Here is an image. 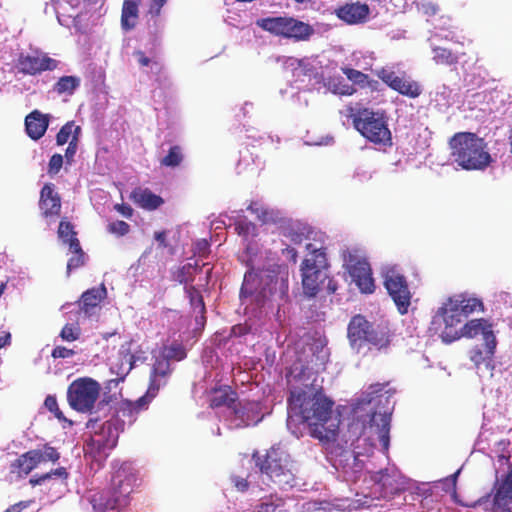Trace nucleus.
<instances>
[{"mask_svg":"<svg viewBox=\"0 0 512 512\" xmlns=\"http://www.w3.org/2000/svg\"><path fill=\"white\" fill-rule=\"evenodd\" d=\"M448 144L453 162L463 170L483 171L493 162L487 143L475 133H455Z\"/></svg>","mask_w":512,"mask_h":512,"instance_id":"2","label":"nucleus"},{"mask_svg":"<svg viewBox=\"0 0 512 512\" xmlns=\"http://www.w3.org/2000/svg\"><path fill=\"white\" fill-rule=\"evenodd\" d=\"M390 422L391 415L388 413L379 415L377 413H373L370 419V425L376 426L377 428L378 438L385 452H387L389 449Z\"/></svg>","mask_w":512,"mask_h":512,"instance_id":"29","label":"nucleus"},{"mask_svg":"<svg viewBox=\"0 0 512 512\" xmlns=\"http://www.w3.org/2000/svg\"><path fill=\"white\" fill-rule=\"evenodd\" d=\"M234 229L239 236L244 238L256 234V225L246 219L237 220L234 223Z\"/></svg>","mask_w":512,"mask_h":512,"instance_id":"45","label":"nucleus"},{"mask_svg":"<svg viewBox=\"0 0 512 512\" xmlns=\"http://www.w3.org/2000/svg\"><path fill=\"white\" fill-rule=\"evenodd\" d=\"M140 0H124L121 12V27L130 31L136 27L139 16Z\"/></svg>","mask_w":512,"mask_h":512,"instance_id":"32","label":"nucleus"},{"mask_svg":"<svg viewBox=\"0 0 512 512\" xmlns=\"http://www.w3.org/2000/svg\"><path fill=\"white\" fill-rule=\"evenodd\" d=\"M147 359V357L145 356V353L144 352H141V353H134V354H129V370H131L133 368V366L135 365L136 362H145Z\"/></svg>","mask_w":512,"mask_h":512,"instance_id":"58","label":"nucleus"},{"mask_svg":"<svg viewBox=\"0 0 512 512\" xmlns=\"http://www.w3.org/2000/svg\"><path fill=\"white\" fill-rule=\"evenodd\" d=\"M167 0H152L149 6V14L153 17L160 15L161 8L165 5Z\"/></svg>","mask_w":512,"mask_h":512,"instance_id":"55","label":"nucleus"},{"mask_svg":"<svg viewBox=\"0 0 512 512\" xmlns=\"http://www.w3.org/2000/svg\"><path fill=\"white\" fill-rule=\"evenodd\" d=\"M150 69H151L152 73L158 75V74L162 73V71H163V64L160 61H158L157 59H154L152 64H150Z\"/></svg>","mask_w":512,"mask_h":512,"instance_id":"63","label":"nucleus"},{"mask_svg":"<svg viewBox=\"0 0 512 512\" xmlns=\"http://www.w3.org/2000/svg\"><path fill=\"white\" fill-rule=\"evenodd\" d=\"M336 16L349 25L365 23L370 14L366 3L352 2L339 6L335 10Z\"/></svg>","mask_w":512,"mask_h":512,"instance_id":"21","label":"nucleus"},{"mask_svg":"<svg viewBox=\"0 0 512 512\" xmlns=\"http://www.w3.org/2000/svg\"><path fill=\"white\" fill-rule=\"evenodd\" d=\"M58 237L70 247L71 240L77 238V233L74 230L73 224L66 219H62L58 227Z\"/></svg>","mask_w":512,"mask_h":512,"instance_id":"42","label":"nucleus"},{"mask_svg":"<svg viewBox=\"0 0 512 512\" xmlns=\"http://www.w3.org/2000/svg\"><path fill=\"white\" fill-rule=\"evenodd\" d=\"M377 76L392 90L399 94L409 97L417 98L421 95L422 89L417 81L410 79V77L398 76L390 69L382 68L378 71Z\"/></svg>","mask_w":512,"mask_h":512,"instance_id":"17","label":"nucleus"},{"mask_svg":"<svg viewBox=\"0 0 512 512\" xmlns=\"http://www.w3.org/2000/svg\"><path fill=\"white\" fill-rule=\"evenodd\" d=\"M62 340L67 342H73L80 338L81 336V328L78 324L67 323L62 328L60 335Z\"/></svg>","mask_w":512,"mask_h":512,"instance_id":"44","label":"nucleus"},{"mask_svg":"<svg viewBox=\"0 0 512 512\" xmlns=\"http://www.w3.org/2000/svg\"><path fill=\"white\" fill-rule=\"evenodd\" d=\"M346 116L352 119L355 130L367 141L375 145H392V134L384 112L348 105Z\"/></svg>","mask_w":512,"mask_h":512,"instance_id":"4","label":"nucleus"},{"mask_svg":"<svg viewBox=\"0 0 512 512\" xmlns=\"http://www.w3.org/2000/svg\"><path fill=\"white\" fill-rule=\"evenodd\" d=\"M450 306L458 310V313L466 318L474 312L484 311V304L481 299L468 297L465 294L455 295L447 299Z\"/></svg>","mask_w":512,"mask_h":512,"instance_id":"23","label":"nucleus"},{"mask_svg":"<svg viewBox=\"0 0 512 512\" xmlns=\"http://www.w3.org/2000/svg\"><path fill=\"white\" fill-rule=\"evenodd\" d=\"M136 480L134 468L129 463H122L112 475L110 493L118 499V503L123 507L129 503Z\"/></svg>","mask_w":512,"mask_h":512,"instance_id":"14","label":"nucleus"},{"mask_svg":"<svg viewBox=\"0 0 512 512\" xmlns=\"http://www.w3.org/2000/svg\"><path fill=\"white\" fill-rule=\"evenodd\" d=\"M236 400H238L237 392L230 386L224 385L211 390L209 406L214 409L226 407L230 410L231 407L234 406Z\"/></svg>","mask_w":512,"mask_h":512,"instance_id":"26","label":"nucleus"},{"mask_svg":"<svg viewBox=\"0 0 512 512\" xmlns=\"http://www.w3.org/2000/svg\"><path fill=\"white\" fill-rule=\"evenodd\" d=\"M29 453L37 467L46 462L56 463L60 459L58 450L48 443L44 444L41 448L29 450Z\"/></svg>","mask_w":512,"mask_h":512,"instance_id":"34","label":"nucleus"},{"mask_svg":"<svg viewBox=\"0 0 512 512\" xmlns=\"http://www.w3.org/2000/svg\"><path fill=\"white\" fill-rule=\"evenodd\" d=\"M384 286L394 301L398 312L402 315L408 312L411 304V293L405 276L397 267H387L383 273Z\"/></svg>","mask_w":512,"mask_h":512,"instance_id":"12","label":"nucleus"},{"mask_svg":"<svg viewBox=\"0 0 512 512\" xmlns=\"http://www.w3.org/2000/svg\"><path fill=\"white\" fill-rule=\"evenodd\" d=\"M257 26L276 36L305 41L313 34V28L303 21L287 16L266 17L257 20Z\"/></svg>","mask_w":512,"mask_h":512,"instance_id":"6","label":"nucleus"},{"mask_svg":"<svg viewBox=\"0 0 512 512\" xmlns=\"http://www.w3.org/2000/svg\"><path fill=\"white\" fill-rule=\"evenodd\" d=\"M78 141L76 136H73L68 143V147L65 150V158L68 164H71L74 160V156L77 152Z\"/></svg>","mask_w":512,"mask_h":512,"instance_id":"53","label":"nucleus"},{"mask_svg":"<svg viewBox=\"0 0 512 512\" xmlns=\"http://www.w3.org/2000/svg\"><path fill=\"white\" fill-rule=\"evenodd\" d=\"M35 468H37V466L34 463L31 454L29 451H27L21 454L10 464L9 472L17 479H23L27 477Z\"/></svg>","mask_w":512,"mask_h":512,"instance_id":"33","label":"nucleus"},{"mask_svg":"<svg viewBox=\"0 0 512 512\" xmlns=\"http://www.w3.org/2000/svg\"><path fill=\"white\" fill-rule=\"evenodd\" d=\"M372 479L381 485L386 497L397 495L407 487V479L397 469H383L376 472Z\"/></svg>","mask_w":512,"mask_h":512,"instance_id":"19","label":"nucleus"},{"mask_svg":"<svg viewBox=\"0 0 512 512\" xmlns=\"http://www.w3.org/2000/svg\"><path fill=\"white\" fill-rule=\"evenodd\" d=\"M247 210L256 215V218L263 224L276 222L277 213L273 209L265 207L259 201H251L247 206Z\"/></svg>","mask_w":512,"mask_h":512,"instance_id":"36","label":"nucleus"},{"mask_svg":"<svg viewBox=\"0 0 512 512\" xmlns=\"http://www.w3.org/2000/svg\"><path fill=\"white\" fill-rule=\"evenodd\" d=\"M185 292L189 298L192 310L196 314V323L203 327L206 322V307L201 292L195 286L192 285L186 286Z\"/></svg>","mask_w":512,"mask_h":512,"instance_id":"31","label":"nucleus"},{"mask_svg":"<svg viewBox=\"0 0 512 512\" xmlns=\"http://www.w3.org/2000/svg\"><path fill=\"white\" fill-rule=\"evenodd\" d=\"M344 267L362 293L371 294L375 290L370 264L359 249H346L342 253Z\"/></svg>","mask_w":512,"mask_h":512,"instance_id":"8","label":"nucleus"},{"mask_svg":"<svg viewBox=\"0 0 512 512\" xmlns=\"http://www.w3.org/2000/svg\"><path fill=\"white\" fill-rule=\"evenodd\" d=\"M308 254L301 264L303 292L309 297L316 296L324 287L329 294L337 291V283L329 277V263L326 250L323 246L317 247L313 243L306 245Z\"/></svg>","mask_w":512,"mask_h":512,"instance_id":"3","label":"nucleus"},{"mask_svg":"<svg viewBox=\"0 0 512 512\" xmlns=\"http://www.w3.org/2000/svg\"><path fill=\"white\" fill-rule=\"evenodd\" d=\"M463 317L454 307L450 306L448 301L438 309L432 320V328L444 343L450 344L461 338Z\"/></svg>","mask_w":512,"mask_h":512,"instance_id":"11","label":"nucleus"},{"mask_svg":"<svg viewBox=\"0 0 512 512\" xmlns=\"http://www.w3.org/2000/svg\"><path fill=\"white\" fill-rule=\"evenodd\" d=\"M260 274L253 270L245 273L244 280L240 289V298H247L254 296L257 302H260L262 298L266 297V289L262 288L259 290Z\"/></svg>","mask_w":512,"mask_h":512,"instance_id":"27","label":"nucleus"},{"mask_svg":"<svg viewBox=\"0 0 512 512\" xmlns=\"http://www.w3.org/2000/svg\"><path fill=\"white\" fill-rule=\"evenodd\" d=\"M459 474H460V469L457 470L455 473L451 474L450 476L446 477L445 479L441 480V482L444 485L451 487V490H452L451 497H452L453 501L457 504H462L458 498V493H457V488H456L457 479H458Z\"/></svg>","mask_w":512,"mask_h":512,"instance_id":"49","label":"nucleus"},{"mask_svg":"<svg viewBox=\"0 0 512 512\" xmlns=\"http://www.w3.org/2000/svg\"><path fill=\"white\" fill-rule=\"evenodd\" d=\"M119 432L117 427L111 421L102 424L99 431L86 441L84 445L85 456L91 457L94 461H104L110 451L117 445Z\"/></svg>","mask_w":512,"mask_h":512,"instance_id":"10","label":"nucleus"},{"mask_svg":"<svg viewBox=\"0 0 512 512\" xmlns=\"http://www.w3.org/2000/svg\"><path fill=\"white\" fill-rule=\"evenodd\" d=\"M70 251L74 254L67 263V273L72 269H77L85 264V253L83 252L78 238L71 240Z\"/></svg>","mask_w":512,"mask_h":512,"instance_id":"37","label":"nucleus"},{"mask_svg":"<svg viewBox=\"0 0 512 512\" xmlns=\"http://www.w3.org/2000/svg\"><path fill=\"white\" fill-rule=\"evenodd\" d=\"M150 401H151V399H149V396L147 395V393L144 396L140 397L135 402L128 401V400L122 401L121 404L119 405L118 412L123 417H128V418H130V420H132L141 410L146 408L147 404Z\"/></svg>","mask_w":512,"mask_h":512,"instance_id":"35","label":"nucleus"},{"mask_svg":"<svg viewBox=\"0 0 512 512\" xmlns=\"http://www.w3.org/2000/svg\"><path fill=\"white\" fill-rule=\"evenodd\" d=\"M480 335L486 346V354L488 356L493 355L497 341L492 329V324L488 320L484 318L472 319L462 326L461 337L475 338Z\"/></svg>","mask_w":512,"mask_h":512,"instance_id":"18","label":"nucleus"},{"mask_svg":"<svg viewBox=\"0 0 512 512\" xmlns=\"http://www.w3.org/2000/svg\"><path fill=\"white\" fill-rule=\"evenodd\" d=\"M172 373V367L167 358L158 357L155 359L149 376L147 395L153 399L161 387L165 386Z\"/></svg>","mask_w":512,"mask_h":512,"instance_id":"20","label":"nucleus"},{"mask_svg":"<svg viewBox=\"0 0 512 512\" xmlns=\"http://www.w3.org/2000/svg\"><path fill=\"white\" fill-rule=\"evenodd\" d=\"M106 296L107 290L103 284L99 287H93L86 290L81 296V310L86 315H92L95 308L99 306V304L106 298Z\"/></svg>","mask_w":512,"mask_h":512,"instance_id":"28","label":"nucleus"},{"mask_svg":"<svg viewBox=\"0 0 512 512\" xmlns=\"http://www.w3.org/2000/svg\"><path fill=\"white\" fill-rule=\"evenodd\" d=\"M130 199L138 207L149 211L158 209L164 203L161 196L153 193L148 188L142 187L135 188L130 194Z\"/></svg>","mask_w":512,"mask_h":512,"instance_id":"25","label":"nucleus"},{"mask_svg":"<svg viewBox=\"0 0 512 512\" xmlns=\"http://www.w3.org/2000/svg\"><path fill=\"white\" fill-rule=\"evenodd\" d=\"M184 159L182 147L179 145L171 146L165 157L160 160V164L165 167H177Z\"/></svg>","mask_w":512,"mask_h":512,"instance_id":"40","label":"nucleus"},{"mask_svg":"<svg viewBox=\"0 0 512 512\" xmlns=\"http://www.w3.org/2000/svg\"><path fill=\"white\" fill-rule=\"evenodd\" d=\"M298 378L301 383L290 388L287 399L288 413L291 417L296 416L310 427H314L313 433L322 439L319 427H323L330 419L334 403L323 394L321 387L310 382L309 377L305 378L303 372Z\"/></svg>","mask_w":512,"mask_h":512,"instance_id":"1","label":"nucleus"},{"mask_svg":"<svg viewBox=\"0 0 512 512\" xmlns=\"http://www.w3.org/2000/svg\"><path fill=\"white\" fill-rule=\"evenodd\" d=\"M90 503L95 512H106L108 510L121 509L123 506L118 499L108 491L95 492L90 497Z\"/></svg>","mask_w":512,"mask_h":512,"instance_id":"30","label":"nucleus"},{"mask_svg":"<svg viewBox=\"0 0 512 512\" xmlns=\"http://www.w3.org/2000/svg\"><path fill=\"white\" fill-rule=\"evenodd\" d=\"M493 355L488 356L486 351L483 352L478 346L474 347L470 351V360L479 367L480 364L486 361V359H491Z\"/></svg>","mask_w":512,"mask_h":512,"instance_id":"51","label":"nucleus"},{"mask_svg":"<svg viewBox=\"0 0 512 512\" xmlns=\"http://www.w3.org/2000/svg\"><path fill=\"white\" fill-rule=\"evenodd\" d=\"M32 500L20 501L10 505L4 512H22L24 509L30 507Z\"/></svg>","mask_w":512,"mask_h":512,"instance_id":"56","label":"nucleus"},{"mask_svg":"<svg viewBox=\"0 0 512 512\" xmlns=\"http://www.w3.org/2000/svg\"><path fill=\"white\" fill-rule=\"evenodd\" d=\"M46 474H49V479L53 477L67 479L69 475L65 467H58L56 469L51 470L50 472H47Z\"/></svg>","mask_w":512,"mask_h":512,"instance_id":"59","label":"nucleus"},{"mask_svg":"<svg viewBox=\"0 0 512 512\" xmlns=\"http://www.w3.org/2000/svg\"><path fill=\"white\" fill-rule=\"evenodd\" d=\"M186 356V350L180 343H173L170 346L165 347L162 355V357L167 358L169 362L170 360L181 361L185 359Z\"/></svg>","mask_w":512,"mask_h":512,"instance_id":"43","label":"nucleus"},{"mask_svg":"<svg viewBox=\"0 0 512 512\" xmlns=\"http://www.w3.org/2000/svg\"><path fill=\"white\" fill-rule=\"evenodd\" d=\"M114 208L126 218H130L133 215V209L127 204H116Z\"/></svg>","mask_w":512,"mask_h":512,"instance_id":"60","label":"nucleus"},{"mask_svg":"<svg viewBox=\"0 0 512 512\" xmlns=\"http://www.w3.org/2000/svg\"><path fill=\"white\" fill-rule=\"evenodd\" d=\"M81 133L80 126L75 125L74 121H69L64 124L56 135V143L58 146H62L71 140L73 136L79 139Z\"/></svg>","mask_w":512,"mask_h":512,"instance_id":"38","label":"nucleus"},{"mask_svg":"<svg viewBox=\"0 0 512 512\" xmlns=\"http://www.w3.org/2000/svg\"><path fill=\"white\" fill-rule=\"evenodd\" d=\"M80 86V78L77 76H63L54 84L53 90L61 95L64 93L73 94Z\"/></svg>","mask_w":512,"mask_h":512,"instance_id":"39","label":"nucleus"},{"mask_svg":"<svg viewBox=\"0 0 512 512\" xmlns=\"http://www.w3.org/2000/svg\"><path fill=\"white\" fill-rule=\"evenodd\" d=\"M63 156L61 154H53L48 163V174L56 175L62 168Z\"/></svg>","mask_w":512,"mask_h":512,"instance_id":"50","label":"nucleus"},{"mask_svg":"<svg viewBox=\"0 0 512 512\" xmlns=\"http://www.w3.org/2000/svg\"><path fill=\"white\" fill-rule=\"evenodd\" d=\"M433 59L438 64L453 65L458 62V57L449 49L444 47H435L433 49Z\"/></svg>","mask_w":512,"mask_h":512,"instance_id":"41","label":"nucleus"},{"mask_svg":"<svg viewBox=\"0 0 512 512\" xmlns=\"http://www.w3.org/2000/svg\"><path fill=\"white\" fill-rule=\"evenodd\" d=\"M309 232L310 231H308L307 234H305L303 231L299 232L294 229H291L289 231V238L294 244H301L305 239L309 238Z\"/></svg>","mask_w":512,"mask_h":512,"instance_id":"54","label":"nucleus"},{"mask_svg":"<svg viewBox=\"0 0 512 512\" xmlns=\"http://www.w3.org/2000/svg\"><path fill=\"white\" fill-rule=\"evenodd\" d=\"M44 406L46 407V409L48 411H50L51 413H53V415L55 416V418H57L59 421H64V422H67L68 420L66 419V417L64 416L63 412L60 410L59 406H58V402H57V399L55 396L53 395H48L46 398H45V401H44Z\"/></svg>","mask_w":512,"mask_h":512,"instance_id":"46","label":"nucleus"},{"mask_svg":"<svg viewBox=\"0 0 512 512\" xmlns=\"http://www.w3.org/2000/svg\"><path fill=\"white\" fill-rule=\"evenodd\" d=\"M49 125V117L34 110L25 117V130L32 140H39L47 131Z\"/></svg>","mask_w":512,"mask_h":512,"instance_id":"24","label":"nucleus"},{"mask_svg":"<svg viewBox=\"0 0 512 512\" xmlns=\"http://www.w3.org/2000/svg\"><path fill=\"white\" fill-rule=\"evenodd\" d=\"M235 486L239 491H245L248 489L249 484L248 481L244 478H237L235 479Z\"/></svg>","mask_w":512,"mask_h":512,"instance_id":"64","label":"nucleus"},{"mask_svg":"<svg viewBox=\"0 0 512 512\" xmlns=\"http://www.w3.org/2000/svg\"><path fill=\"white\" fill-rule=\"evenodd\" d=\"M107 230L116 236H124L130 231V225L122 220L111 222L107 226Z\"/></svg>","mask_w":512,"mask_h":512,"instance_id":"48","label":"nucleus"},{"mask_svg":"<svg viewBox=\"0 0 512 512\" xmlns=\"http://www.w3.org/2000/svg\"><path fill=\"white\" fill-rule=\"evenodd\" d=\"M253 459L261 473L280 488L295 484L294 465L290 456L279 447H271L264 455L253 453Z\"/></svg>","mask_w":512,"mask_h":512,"instance_id":"5","label":"nucleus"},{"mask_svg":"<svg viewBox=\"0 0 512 512\" xmlns=\"http://www.w3.org/2000/svg\"><path fill=\"white\" fill-rule=\"evenodd\" d=\"M57 66V60L49 57L46 53L38 51L34 54L20 53L16 60L18 72L30 76L39 75L45 71H53Z\"/></svg>","mask_w":512,"mask_h":512,"instance_id":"15","label":"nucleus"},{"mask_svg":"<svg viewBox=\"0 0 512 512\" xmlns=\"http://www.w3.org/2000/svg\"><path fill=\"white\" fill-rule=\"evenodd\" d=\"M49 480V474H41V475H35L30 478L29 483L31 486L35 487L37 485H41L44 482Z\"/></svg>","mask_w":512,"mask_h":512,"instance_id":"61","label":"nucleus"},{"mask_svg":"<svg viewBox=\"0 0 512 512\" xmlns=\"http://www.w3.org/2000/svg\"><path fill=\"white\" fill-rule=\"evenodd\" d=\"M39 208L44 217L58 216L61 211V198L52 183H46L40 191Z\"/></svg>","mask_w":512,"mask_h":512,"instance_id":"22","label":"nucleus"},{"mask_svg":"<svg viewBox=\"0 0 512 512\" xmlns=\"http://www.w3.org/2000/svg\"><path fill=\"white\" fill-rule=\"evenodd\" d=\"M492 494L491 512H512V466L506 474L496 477Z\"/></svg>","mask_w":512,"mask_h":512,"instance_id":"16","label":"nucleus"},{"mask_svg":"<svg viewBox=\"0 0 512 512\" xmlns=\"http://www.w3.org/2000/svg\"><path fill=\"white\" fill-rule=\"evenodd\" d=\"M166 237H167L166 231H157L154 234L155 240L159 243V246L162 248H166L168 246Z\"/></svg>","mask_w":512,"mask_h":512,"instance_id":"62","label":"nucleus"},{"mask_svg":"<svg viewBox=\"0 0 512 512\" xmlns=\"http://www.w3.org/2000/svg\"><path fill=\"white\" fill-rule=\"evenodd\" d=\"M227 420L232 429H242L251 425H257L262 419L261 405L253 400H236L235 404L229 410Z\"/></svg>","mask_w":512,"mask_h":512,"instance_id":"13","label":"nucleus"},{"mask_svg":"<svg viewBox=\"0 0 512 512\" xmlns=\"http://www.w3.org/2000/svg\"><path fill=\"white\" fill-rule=\"evenodd\" d=\"M76 354V352L73 349L66 348L65 346H56L52 352L51 356L54 359H66L71 358Z\"/></svg>","mask_w":512,"mask_h":512,"instance_id":"52","label":"nucleus"},{"mask_svg":"<svg viewBox=\"0 0 512 512\" xmlns=\"http://www.w3.org/2000/svg\"><path fill=\"white\" fill-rule=\"evenodd\" d=\"M342 71L350 81L356 84L364 85L368 81V75L359 70L353 68H343Z\"/></svg>","mask_w":512,"mask_h":512,"instance_id":"47","label":"nucleus"},{"mask_svg":"<svg viewBox=\"0 0 512 512\" xmlns=\"http://www.w3.org/2000/svg\"><path fill=\"white\" fill-rule=\"evenodd\" d=\"M100 385L91 378L74 380L67 390V400L71 408L81 413L91 412L99 397Z\"/></svg>","mask_w":512,"mask_h":512,"instance_id":"9","label":"nucleus"},{"mask_svg":"<svg viewBox=\"0 0 512 512\" xmlns=\"http://www.w3.org/2000/svg\"><path fill=\"white\" fill-rule=\"evenodd\" d=\"M134 55L137 58L138 64L142 67L150 66L154 61V59L147 57L141 50L135 51Z\"/></svg>","mask_w":512,"mask_h":512,"instance_id":"57","label":"nucleus"},{"mask_svg":"<svg viewBox=\"0 0 512 512\" xmlns=\"http://www.w3.org/2000/svg\"><path fill=\"white\" fill-rule=\"evenodd\" d=\"M347 332L352 346L361 347L364 344H371L382 348L389 344L387 332L379 327L374 328L364 316L359 314L351 318Z\"/></svg>","mask_w":512,"mask_h":512,"instance_id":"7","label":"nucleus"}]
</instances>
